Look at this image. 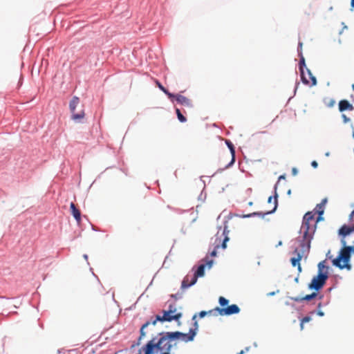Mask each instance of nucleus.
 <instances>
[{
    "label": "nucleus",
    "mask_w": 354,
    "mask_h": 354,
    "mask_svg": "<svg viewBox=\"0 0 354 354\" xmlns=\"http://www.w3.org/2000/svg\"><path fill=\"white\" fill-rule=\"evenodd\" d=\"M315 214L314 211H309L304 215L297 239L311 243L316 231Z\"/></svg>",
    "instance_id": "obj_1"
},
{
    "label": "nucleus",
    "mask_w": 354,
    "mask_h": 354,
    "mask_svg": "<svg viewBox=\"0 0 354 354\" xmlns=\"http://www.w3.org/2000/svg\"><path fill=\"white\" fill-rule=\"evenodd\" d=\"M250 346H246L243 351H245V352L249 351H250Z\"/></svg>",
    "instance_id": "obj_57"
},
{
    "label": "nucleus",
    "mask_w": 354,
    "mask_h": 354,
    "mask_svg": "<svg viewBox=\"0 0 354 354\" xmlns=\"http://www.w3.org/2000/svg\"><path fill=\"white\" fill-rule=\"evenodd\" d=\"M219 247V245H216L214 250L210 252V255L212 257H216V254H217V251H216V248H218Z\"/></svg>",
    "instance_id": "obj_40"
},
{
    "label": "nucleus",
    "mask_w": 354,
    "mask_h": 354,
    "mask_svg": "<svg viewBox=\"0 0 354 354\" xmlns=\"http://www.w3.org/2000/svg\"><path fill=\"white\" fill-rule=\"evenodd\" d=\"M316 214H317V217L315 221V223H316V225L320 222V221H322L324 220V217H323V212L322 213H317Z\"/></svg>",
    "instance_id": "obj_33"
},
{
    "label": "nucleus",
    "mask_w": 354,
    "mask_h": 354,
    "mask_svg": "<svg viewBox=\"0 0 354 354\" xmlns=\"http://www.w3.org/2000/svg\"><path fill=\"white\" fill-rule=\"evenodd\" d=\"M305 69L306 70V71L309 75V77L311 80V86H316L317 83L316 77L312 74L310 70H309L306 67L304 68V70Z\"/></svg>",
    "instance_id": "obj_25"
},
{
    "label": "nucleus",
    "mask_w": 354,
    "mask_h": 354,
    "mask_svg": "<svg viewBox=\"0 0 354 354\" xmlns=\"http://www.w3.org/2000/svg\"><path fill=\"white\" fill-rule=\"evenodd\" d=\"M324 209H325V207L322 206L320 203H319L316 205V207H315V209L313 211H314L316 214L322 213V212H323V213H324Z\"/></svg>",
    "instance_id": "obj_30"
},
{
    "label": "nucleus",
    "mask_w": 354,
    "mask_h": 354,
    "mask_svg": "<svg viewBox=\"0 0 354 354\" xmlns=\"http://www.w3.org/2000/svg\"><path fill=\"white\" fill-rule=\"evenodd\" d=\"M85 116V113H84V110L82 109L80 112L79 113H71V119L73 120H74L75 122H81V120L83 119Z\"/></svg>",
    "instance_id": "obj_20"
},
{
    "label": "nucleus",
    "mask_w": 354,
    "mask_h": 354,
    "mask_svg": "<svg viewBox=\"0 0 354 354\" xmlns=\"http://www.w3.org/2000/svg\"><path fill=\"white\" fill-rule=\"evenodd\" d=\"M326 258L331 260L333 259V256L331 255L330 250H328V252L326 253Z\"/></svg>",
    "instance_id": "obj_48"
},
{
    "label": "nucleus",
    "mask_w": 354,
    "mask_h": 354,
    "mask_svg": "<svg viewBox=\"0 0 354 354\" xmlns=\"http://www.w3.org/2000/svg\"><path fill=\"white\" fill-rule=\"evenodd\" d=\"M319 296L318 292H313L311 294L306 295L304 297H291L290 299L296 302H303V301H310L315 299H316Z\"/></svg>",
    "instance_id": "obj_14"
},
{
    "label": "nucleus",
    "mask_w": 354,
    "mask_h": 354,
    "mask_svg": "<svg viewBox=\"0 0 354 354\" xmlns=\"http://www.w3.org/2000/svg\"><path fill=\"white\" fill-rule=\"evenodd\" d=\"M207 315H216V310H214V309L210 310H208V311L202 310V311L199 312L198 313L195 314L192 317V320H195L198 317L199 318H203V317H205Z\"/></svg>",
    "instance_id": "obj_17"
},
{
    "label": "nucleus",
    "mask_w": 354,
    "mask_h": 354,
    "mask_svg": "<svg viewBox=\"0 0 354 354\" xmlns=\"http://www.w3.org/2000/svg\"><path fill=\"white\" fill-rule=\"evenodd\" d=\"M302 43L299 41L297 47L298 56L299 57V62L298 64V68L300 73V78L302 83L305 85H309V81L306 77L304 74V68H306V62L304 57L303 56L302 50Z\"/></svg>",
    "instance_id": "obj_9"
},
{
    "label": "nucleus",
    "mask_w": 354,
    "mask_h": 354,
    "mask_svg": "<svg viewBox=\"0 0 354 354\" xmlns=\"http://www.w3.org/2000/svg\"><path fill=\"white\" fill-rule=\"evenodd\" d=\"M351 6L352 8H354V0L351 1Z\"/></svg>",
    "instance_id": "obj_59"
},
{
    "label": "nucleus",
    "mask_w": 354,
    "mask_h": 354,
    "mask_svg": "<svg viewBox=\"0 0 354 354\" xmlns=\"http://www.w3.org/2000/svg\"><path fill=\"white\" fill-rule=\"evenodd\" d=\"M311 243L301 239L295 238L290 241V248L292 250V253L297 257L290 259V262L293 267H296L300 264L299 261L304 256L308 254L310 250Z\"/></svg>",
    "instance_id": "obj_3"
},
{
    "label": "nucleus",
    "mask_w": 354,
    "mask_h": 354,
    "mask_svg": "<svg viewBox=\"0 0 354 354\" xmlns=\"http://www.w3.org/2000/svg\"><path fill=\"white\" fill-rule=\"evenodd\" d=\"M338 107L340 112L354 110V106L347 100H341L339 102Z\"/></svg>",
    "instance_id": "obj_15"
},
{
    "label": "nucleus",
    "mask_w": 354,
    "mask_h": 354,
    "mask_svg": "<svg viewBox=\"0 0 354 354\" xmlns=\"http://www.w3.org/2000/svg\"><path fill=\"white\" fill-rule=\"evenodd\" d=\"M192 321L194 322V326H193V327H192L189 329L188 332H197L198 330V325L196 319L195 320H192Z\"/></svg>",
    "instance_id": "obj_31"
},
{
    "label": "nucleus",
    "mask_w": 354,
    "mask_h": 354,
    "mask_svg": "<svg viewBox=\"0 0 354 354\" xmlns=\"http://www.w3.org/2000/svg\"><path fill=\"white\" fill-rule=\"evenodd\" d=\"M325 156H326V157H328V156H330V152H329V151L326 152V153H325Z\"/></svg>",
    "instance_id": "obj_62"
},
{
    "label": "nucleus",
    "mask_w": 354,
    "mask_h": 354,
    "mask_svg": "<svg viewBox=\"0 0 354 354\" xmlns=\"http://www.w3.org/2000/svg\"><path fill=\"white\" fill-rule=\"evenodd\" d=\"M281 245H282V241H279L278 244L276 245V247L281 246Z\"/></svg>",
    "instance_id": "obj_60"
},
{
    "label": "nucleus",
    "mask_w": 354,
    "mask_h": 354,
    "mask_svg": "<svg viewBox=\"0 0 354 354\" xmlns=\"http://www.w3.org/2000/svg\"><path fill=\"white\" fill-rule=\"evenodd\" d=\"M342 118L344 123H347L351 121V119L348 118L345 114H342Z\"/></svg>",
    "instance_id": "obj_39"
},
{
    "label": "nucleus",
    "mask_w": 354,
    "mask_h": 354,
    "mask_svg": "<svg viewBox=\"0 0 354 354\" xmlns=\"http://www.w3.org/2000/svg\"><path fill=\"white\" fill-rule=\"evenodd\" d=\"M272 198H274V195H273V196H270V197L268 198V203H271Z\"/></svg>",
    "instance_id": "obj_53"
},
{
    "label": "nucleus",
    "mask_w": 354,
    "mask_h": 354,
    "mask_svg": "<svg viewBox=\"0 0 354 354\" xmlns=\"http://www.w3.org/2000/svg\"><path fill=\"white\" fill-rule=\"evenodd\" d=\"M83 258H84L85 260H86V261H87V263H88V264L89 263L88 262V255H87V254H84L83 255Z\"/></svg>",
    "instance_id": "obj_54"
},
{
    "label": "nucleus",
    "mask_w": 354,
    "mask_h": 354,
    "mask_svg": "<svg viewBox=\"0 0 354 354\" xmlns=\"http://www.w3.org/2000/svg\"><path fill=\"white\" fill-rule=\"evenodd\" d=\"M205 268V264L204 263L200 264L198 266H194L192 269V272L194 273L192 274L188 273L184 277L181 283L180 288L182 290H185L196 284L198 277H202L204 276Z\"/></svg>",
    "instance_id": "obj_4"
},
{
    "label": "nucleus",
    "mask_w": 354,
    "mask_h": 354,
    "mask_svg": "<svg viewBox=\"0 0 354 354\" xmlns=\"http://www.w3.org/2000/svg\"><path fill=\"white\" fill-rule=\"evenodd\" d=\"M277 184L274 185V207L272 210L268 211V212H254L252 213L247 214H243L239 216L241 218H252L254 216H260L262 218L265 217L266 215L272 214L274 213L278 207V194L277 192Z\"/></svg>",
    "instance_id": "obj_8"
},
{
    "label": "nucleus",
    "mask_w": 354,
    "mask_h": 354,
    "mask_svg": "<svg viewBox=\"0 0 354 354\" xmlns=\"http://www.w3.org/2000/svg\"><path fill=\"white\" fill-rule=\"evenodd\" d=\"M305 69L306 70V71L309 75V77L311 80V86H316L317 83L316 77L312 74L310 70H309L306 67L304 68V70Z\"/></svg>",
    "instance_id": "obj_27"
},
{
    "label": "nucleus",
    "mask_w": 354,
    "mask_h": 354,
    "mask_svg": "<svg viewBox=\"0 0 354 354\" xmlns=\"http://www.w3.org/2000/svg\"><path fill=\"white\" fill-rule=\"evenodd\" d=\"M346 250L348 251L351 255L354 254V245H348L346 247Z\"/></svg>",
    "instance_id": "obj_38"
},
{
    "label": "nucleus",
    "mask_w": 354,
    "mask_h": 354,
    "mask_svg": "<svg viewBox=\"0 0 354 354\" xmlns=\"http://www.w3.org/2000/svg\"><path fill=\"white\" fill-rule=\"evenodd\" d=\"M311 320V317L310 315H306L305 317H304L301 319V327L302 328L303 327V324L304 323H306V322H308Z\"/></svg>",
    "instance_id": "obj_32"
},
{
    "label": "nucleus",
    "mask_w": 354,
    "mask_h": 354,
    "mask_svg": "<svg viewBox=\"0 0 354 354\" xmlns=\"http://www.w3.org/2000/svg\"><path fill=\"white\" fill-rule=\"evenodd\" d=\"M305 69L306 70V71L309 75V77L311 80V86H316L317 83L316 77L312 74L310 70H309L306 67L304 68V70Z\"/></svg>",
    "instance_id": "obj_26"
},
{
    "label": "nucleus",
    "mask_w": 354,
    "mask_h": 354,
    "mask_svg": "<svg viewBox=\"0 0 354 354\" xmlns=\"http://www.w3.org/2000/svg\"><path fill=\"white\" fill-rule=\"evenodd\" d=\"M227 221L224 222V229L223 230V235L224 236V239L223 240V242L221 243V248L223 249H225L227 248V242L229 241L228 234L229 230H227Z\"/></svg>",
    "instance_id": "obj_18"
},
{
    "label": "nucleus",
    "mask_w": 354,
    "mask_h": 354,
    "mask_svg": "<svg viewBox=\"0 0 354 354\" xmlns=\"http://www.w3.org/2000/svg\"><path fill=\"white\" fill-rule=\"evenodd\" d=\"M169 100L173 103L176 102L177 104L188 107H192V104L189 99L178 93L169 94Z\"/></svg>",
    "instance_id": "obj_11"
},
{
    "label": "nucleus",
    "mask_w": 354,
    "mask_h": 354,
    "mask_svg": "<svg viewBox=\"0 0 354 354\" xmlns=\"http://www.w3.org/2000/svg\"><path fill=\"white\" fill-rule=\"evenodd\" d=\"M167 312H169L172 315H174V313L176 311V307L173 306L172 304H169V308L167 310Z\"/></svg>",
    "instance_id": "obj_35"
},
{
    "label": "nucleus",
    "mask_w": 354,
    "mask_h": 354,
    "mask_svg": "<svg viewBox=\"0 0 354 354\" xmlns=\"http://www.w3.org/2000/svg\"><path fill=\"white\" fill-rule=\"evenodd\" d=\"M235 160H236V158H235V156H232V160H230V162L225 166V169H228L230 167H231L235 162Z\"/></svg>",
    "instance_id": "obj_34"
},
{
    "label": "nucleus",
    "mask_w": 354,
    "mask_h": 354,
    "mask_svg": "<svg viewBox=\"0 0 354 354\" xmlns=\"http://www.w3.org/2000/svg\"><path fill=\"white\" fill-rule=\"evenodd\" d=\"M142 349L145 354H155L159 351V347L158 343L155 342V339H152L142 347Z\"/></svg>",
    "instance_id": "obj_12"
},
{
    "label": "nucleus",
    "mask_w": 354,
    "mask_h": 354,
    "mask_svg": "<svg viewBox=\"0 0 354 354\" xmlns=\"http://www.w3.org/2000/svg\"><path fill=\"white\" fill-rule=\"evenodd\" d=\"M244 353H245V351L242 350L239 353H237L236 354H244Z\"/></svg>",
    "instance_id": "obj_61"
},
{
    "label": "nucleus",
    "mask_w": 354,
    "mask_h": 354,
    "mask_svg": "<svg viewBox=\"0 0 354 354\" xmlns=\"http://www.w3.org/2000/svg\"><path fill=\"white\" fill-rule=\"evenodd\" d=\"M351 255L346 249H341L338 256L332 259V263L334 266L339 269H346L351 270L352 266L350 263Z\"/></svg>",
    "instance_id": "obj_6"
},
{
    "label": "nucleus",
    "mask_w": 354,
    "mask_h": 354,
    "mask_svg": "<svg viewBox=\"0 0 354 354\" xmlns=\"http://www.w3.org/2000/svg\"><path fill=\"white\" fill-rule=\"evenodd\" d=\"M225 144H226L227 148L229 149V150L232 154V156H234L236 151H235V147H234V144L230 140H226Z\"/></svg>",
    "instance_id": "obj_23"
},
{
    "label": "nucleus",
    "mask_w": 354,
    "mask_h": 354,
    "mask_svg": "<svg viewBox=\"0 0 354 354\" xmlns=\"http://www.w3.org/2000/svg\"><path fill=\"white\" fill-rule=\"evenodd\" d=\"M354 232V224L353 225H347L344 224L340 227L338 230V235L340 237L346 238L349 236L351 234Z\"/></svg>",
    "instance_id": "obj_13"
},
{
    "label": "nucleus",
    "mask_w": 354,
    "mask_h": 354,
    "mask_svg": "<svg viewBox=\"0 0 354 354\" xmlns=\"http://www.w3.org/2000/svg\"><path fill=\"white\" fill-rule=\"evenodd\" d=\"M185 335H179V339L185 342L193 341L197 333H184Z\"/></svg>",
    "instance_id": "obj_21"
},
{
    "label": "nucleus",
    "mask_w": 354,
    "mask_h": 354,
    "mask_svg": "<svg viewBox=\"0 0 354 354\" xmlns=\"http://www.w3.org/2000/svg\"><path fill=\"white\" fill-rule=\"evenodd\" d=\"M317 297L319 300H321L324 298V295L319 294V296H317Z\"/></svg>",
    "instance_id": "obj_56"
},
{
    "label": "nucleus",
    "mask_w": 354,
    "mask_h": 354,
    "mask_svg": "<svg viewBox=\"0 0 354 354\" xmlns=\"http://www.w3.org/2000/svg\"><path fill=\"white\" fill-rule=\"evenodd\" d=\"M335 104V101L333 99H330L329 102L326 104L328 107H332Z\"/></svg>",
    "instance_id": "obj_41"
},
{
    "label": "nucleus",
    "mask_w": 354,
    "mask_h": 354,
    "mask_svg": "<svg viewBox=\"0 0 354 354\" xmlns=\"http://www.w3.org/2000/svg\"><path fill=\"white\" fill-rule=\"evenodd\" d=\"M341 244L342 245V249H346V247H348V245H346V241L345 240V238H343V237H341Z\"/></svg>",
    "instance_id": "obj_37"
},
{
    "label": "nucleus",
    "mask_w": 354,
    "mask_h": 354,
    "mask_svg": "<svg viewBox=\"0 0 354 354\" xmlns=\"http://www.w3.org/2000/svg\"><path fill=\"white\" fill-rule=\"evenodd\" d=\"M268 296H274L275 295V292H270L267 294Z\"/></svg>",
    "instance_id": "obj_55"
},
{
    "label": "nucleus",
    "mask_w": 354,
    "mask_h": 354,
    "mask_svg": "<svg viewBox=\"0 0 354 354\" xmlns=\"http://www.w3.org/2000/svg\"><path fill=\"white\" fill-rule=\"evenodd\" d=\"M297 270H298L299 272H301L302 269H301V266L300 264L297 266Z\"/></svg>",
    "instance_id": "obj_52"
},
{
    "label": "nucleus",
    "mask_w": 354,
    "mask_h": 354,
    "mask_svg": "<svg viewBox=\"0 0 354 354\" xmlns=\"http://www.w3.org/2000/svg\"><path fill=\"white\" fill-rule=\"evenodd\" d=\"M297 172H298V171H297V168H295V167L292 168V175H294V176L297 175Z\"/></svg>",
    "instance_id": "obj_50"
},
{
    "label": "nucleus",
    "mask_w": 354,
    "mask_h": 354,
    "mask_svg": "<svg viewBox=\"0 0 354 354\" xmlns=\"http://www.w3.org/2000/svg\"><path fill=\"white\" fill-rule=\"evenodd\" d=\"M310 165L313 168H317L318 167V163L316 160L312 161Z\"/></svg>",
    "instance_id": "obj_45"
},
{
    "label": "nucleus",
    "mask_w": 354,
    "mask_h": 354,
    "mask_svg": "<svg viewBox=\"0 0 354 354\" xmlns=\"http://www.w3.org/2000/svg\"><path fill=\"white\" fill-rule=\"evenodd\" d=\"M162 352V354H170L169 352H164V351H161Z\"/></svg>",
    "instance_id": "obj_64"
},
{
    "label": "nucleus",
    "mask_w": 354,
    "mask_h": 354,
    "mask_svg": "<svg viewBox=\"0 0 354 354\" xmlns=\"http://www.w3.org/2000/svg\"><path fill=\"white\" fill-rule=\"evenodd\" d=\"M157 85L158 88L167 96V97L169 99V94H173L174 93H171L169 91L168 89H167L165 86L162 85L161 83L159 82H157Z\"/></svg>",
    "instance_id": "obj_29"
},
{
    "label": "nucleus",
    "mask_w": 354,
    "mask_h": 354,
    "mask_svg": "<svg viewBox=\"0 0 354 354\" xmlns=\"http://www.w3.org/2000/svg\"><path fill=\"white\" fill-rule=\"evenodd\" d=\"M205 197H206V195L205 194L203 196V192H201V194L198 196V200L204 201Z\"/></svg>",
    "instance_id": "obj_43"
},
{
    "label": "nucleus",
    "mask_w": 354,
    "mask_h": 354,
    "mask_svg": "<svg viewBox=\"0 0 354 354\" xmlns=\"http://www.w3.org/2000/svg\"><path fill=\"white\" fill-rule=\"evenodd\" d=\"M182 317V314L178 313L174 315H172L167 310L162 311V315H157L155 317H151V319L147 321L145 324L142 325L138 332H144V330L149 325L153 324L155 325L158 322H171L178 321L180 318Z\"/></svg>",
    "instance_id": "obj_5"
},
{
    "label": "nucleus",
    "mask_w": 354,
    "mask_h": 354,
    "mask_svg": "<svg viewBox=\"0 0 354 354\" xmlns=\"http://www.w3.org/2000/svg\"><path fill=\"white\" fill-rule=\"evenodd\" d=\"M218 303L221 306V308H225L229 305V300L225 297L221 296L218 298Z\"/></svg>",
    "instance_id": "obj_24"
},
{
    "label": "nucleus",
    "mask_w": 354,
    "mask_h": 354,
    "mask_svg": "<svg viewBox=\"0 0 354 354\" xmlns=\"http://www.w3.org/2000/svg\"><path fill=\"white\" fill-rule=\"evenodd\" d=\"M327 202H328L327 198H324L322 199V201H321L320 204L322 206L325 207V205H326Z\"/></svg>",
    "instance_id": "obj_44"
},
{
    "label": "nucleus",
    "mask_w": 354,
    "mask_h": 354,
    "mask_svg": "<svg viewBox=\"0 0 354 354\" xmlns=\"http://www.w3.org/2000/svg\"><path fill=\"white\" fill-rule=\"evenodd\" d=\"M317 268V274L313 277L308 288L311 290L319 292L324 287L329 278V267L326 265V260H324L318 263Z\"/></svg>",
    "instance_id": "obj_2"
},
{
    "label": "nucleus",
    "mask_w": 354,
    "mask_h": 354,
    "mask_svg": "<svg viewBox=\"0 0 354 354\" xmlns=\"http://www.w3.org/2000/svg\"><path fill=\"white\" fill-rule=\"evenodd\" d=\"M214 310H216V315L230 316L238 314L240 312V308L236 304H231L227 306L225 308L216 307Z\"/></svg>",
    "instance_id": "obj_10"
},
{
    "label": "nucleus",
    "mask_w": 354,
    "mask_h": 354,
    "mask_svg": "<svg viewBox=\"0 0 354 354\" xmlns=\"http://www.w3.org/2000/svg\"><path fill=\"white\" fill-rule=\"evenodd\" d=\"M294 281H295L296 283H298V282H299V275L295 278V280H294Z\"/></svg>",
    "instance_id": "obj_58"
},
{
    "label": "nucleus",
    "mask_w": 354,
    "mask_h": 354,
    "mask_svg": "<svg viewBox=\"0 0 354 354\" xmlns=\"http://www.w3.org/2000/svg\"><path fill=\"white\" fill-rule=\"evenodd\" d=\"M252 191V188H248L247 190H246V194H250Z\"/></svg>",
    "instance_id": "obj_51"
},
{
    "label": "nucleus",
    "mask_w": 354,
    "mask_h": 354,
    "mask_svg": "<svg viewBox=\"0 0 354 354\" xmlns=\"http://www.w3.org/2000/svg\"><path fill=\"white\" fill-rule=\"evenodd\" d=\"M80 100L77 96H73L69 102V110L71 113L75 112L76 107L80 104Z\"/></svg>",
    "instance_id": "obj_19"
},
{
    "label": "nucleus",
    "mask_w": 354,
    "mask_h": 354,
    "mask_svg": "<svg viewBox=\"0 0 354 354\" xmlns=\"http://www.w3.org/2000/svg\"><path fill=\"white\" fill-rule=\"evenodd\" d=\"M70 209L71 212V214L74 217V218L76 220L77 224H80L82 221V214L80 210L76 207V205L71 203L70 205Z\"/></svg>",
    "instance_id": "obj_16"
},
{
    "label": "nucleus",
    "mask_w": 354,
    "mask_h": 354,
    "mask_svg": "<svg viewBox=\"0 0 354 354\" xmlns=\"http://www.w3.org/2000/svg\"><path fill=\"white\" fill-rule=\"evenodd\" d=\"M322 306V303L319 302L317 304V306L318 309L311 311L310 314H315L316 313L317 315H319L320 317H323L324 315V313L319 309Z\"/></svg>",
    "instance_id": "obj_28"
},
{
    "label": "nucleus",
    "mask_w": 354,
    "mask_h": 354,
    "mask_svg": "<svg viewBox=\"0 0 354 354\" xmlns=\"http://www.w3.org/2000/svg\"><path fill=\"white\" fill-rule=\"evenodd\" d=\"M167 335L161 337L157 342L159 351L164 352H170L171 348L176 345V343H172L175 340L179 339V335H183V333H166Z\"/></svg>",
    "instance_id": "obj_7"
},
{
    "label": "nucleus",
    "mask_w": 354,
    "mask_h": 354,
    "mask_svg": "<svg viewBox=\"0 0 354 354\" xmlns=\"http://www.w3.org/2000/svg\"><path fill=\"white\" fill-rule=\"evenodd\" d=\"M299 85V82H296L295 86V88H294V95L296 94V91L297 90V88H298Z\"/></svg>",
    "instance_id": "obj_49"
},
{
    "label": "nucleus",
    "mask_w": 354,
    "mask_h": 354,
    "mask_svg": "<svg viewBox=\"0 0 354 354\" xmlns=\"http://www.w3.org/2000/svg\"><path fill=\"white\" fill-rule=\"evenodd\" d=\"M175 111H176L178 120L180 122H185L187 121V118L181 113L180 110L178 108H175Z\"/></svg>",
    "instance_id": "obj_22"
},
{
    "label": "nucleus",
    "mask_w": 354,
    "mask_h": 354,
    "mask_svg": "<svg viewBox=\"0 0 354 354\" xmlns=\"http://www.w3.org/2000/svg\"><path fill=\"white\" fill-rule=\"evenodd\" d=\"M353 216H354V209L351 212V213L349 215V221L350 222L353 221Z\"/></svg>",
    "instance_id": "obj_46"
},
{
    "label": "nucleus",
    "mask_w": 354,
    "mask_h": 354,
    "mask_svg": "<svg viewBox=\"0 0 354 354\" xmlns=\"http://www.w3.org/2000/svg\"><path fill=\"white\" fill-rule=\"evenodd\" d=\"M213 260H207L205 266H207L209 268L212 266Z\"/></svg>",
    "instance_id": "obj_42"
},
{
    "label": "nucleus",
    "mask_w": 354,
    "mask_h": 354,
    "mask_svg": "<svg viewBox=\"0 0 354 354\" xmlns=\"http://www.w3.org/2000/svg\"><path fill=\"white\" fill-rule=\"evenodd\" d=\"M287 194L288 195H290L291 194V190L289 189L288 192H287Z\"/></svg>",
    "instance_id": "obj_63"
},
{
    "label": "nucleus",
    "mask_w": 354,
    "mask_h": 354,
    "mask_svg": "<svg viewBox=\"0 0 354 354\" xmlns=\"http://www.w3.org/2000/svg\"><path fill=\"white\" fill-rule=\"evenodd\" d=\"M286 178V176L285 174H283V175H281L279 176V178H278V181L275 183V185H278L279 184V182L281 180V179H285Z\"/></svg>",
    "instance_id": "obj_47"
},
{
    "label": "nucleus",
    "mask_w": 354,
    "mask_h": 354,
    "mask_svg": "<svg viewBox=\"0 0 354 354\" xmlns=\"http://www.w3.org/2000/svg\"><path fill=\"white\" fill-rule=\"evenodd\" d=\"M171 297L174 298L175 299L178 300L182 298L183 293L182 292H177L176 294L171 295Z\"/></svg>",
    "instance_id": "obj_36"
}]
</instances>
